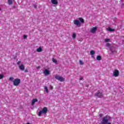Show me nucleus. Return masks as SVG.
<instances>
[{"label": "nucleus", "mask_w": 124, "mask_h": 124, "mask_svg": "<svg viewBox=\"0 0 124 124\" xmlns=\"http://www.w3.org/2000/svg\"><path fill=\"white\" fill-rule=\"evenodd\" d=\"M78 20H79L80 23H81L82 24H84V23H85V20H84V18L82 17H79Z\"/></svg>", "instance_id": "nucleus-11"}, {"label": "nucleus", "mask_w": 124, "mask_h": 124, "mask_svg": "<svg viewBox=\"0 0 124 124\" xmlns=\"http://www.w3.org/2000/svg\"><path fill=\"white\" fill-rule=\"evenodd\" d=\"M25 73H27V72H28V69H26L25 70Z\"/></svg>", "instance_id": "nucleus-31"}, {"label": "nucleus", "mask_w": 124, "mask_h": 124, "mask_svg": "<svg viewBox=\"0 0 124 124\" xmlns=\"http://www.w3.org/2000/svg\"><path fill=\"white\" fill-rule=\"evenodd\" d=\"M36 51L38 53H40L41 52H42V48L41 47H39L37 49Z\"/></svg>", "instance_id": "nucleus-14"}, {"label": "nucleus", "mask_w": 124, "mask_h": 124, "mask_svg": "<svg viewBox=\"0 0 124 124\" xmlns=\"http://www.w3.org/2000/svg\"><path fill=\"white\" fill-rule=\"evenodd\" d=\"M106 46L107 47H108V48H111V44H110V43H107V44L106 45Z\"/></svg>", "instance_id": "nucleus-19"}, {"label": "nucleus", "mask_w": 124, "mask_h": 124, "mask_svg": "<svg viewBox=\"0 0 124 124\" xmlns=\"http://www.w3.org/2000/svg\"><path fill=\"white\" fill-rule=\"evenodd\" d=\"M14 86H19L20 83H21V79H20L19 78H16L14 81Z\"/></svg>", "instance_id": "nucleus-2"}, {"label": "nucleus", "mask_w": 124, "mask_h": 124, "mask_svg": "<svg viewBox=\"0 0 124 124\" xmlns=\"http://www.w3.org/2000/svg\"><path fill=\"white\" fill-rule=\"evenodd\" d=\"M74 25H76V26H77L78 27V28H79V27H81V23L78 20H76V19L74 20Z\"/></svg>", "instance_id": "nucleus-5"}, {"label": "nucleus", "mask_w": 124, "mask_h": 124, "mask_svg": "<svg viewBox=\"0 0 124 124\" xmlns=\"http://www.w3.org/2000/svg\"><path fill=\"white\" fill-rule=\"evenodd\" d=\"M95 96L98 97V98H101L103 97V94H102V93L98 91L96 93H95Z\"/></svg>", "instance_id": "nucleus-4"}, {"label": "nucleus", "mask_w": 124, "mask_h": 124, "mask_svg": "<svg viewBox=\"0 0 124 124\" xmlns=\"http://www.w3.org/2000/svg\"><path fill=\"white\" fill-rule=\"evenodd\" d=\"M42 112L43 114H47V112H48V108L46 107H44L42 109Z\"/></svg>", "instance_id": "nucleus-7"}, {"label": "nucleus", "mask_w": 124, "mask_h": 124, "mask_svg": "<svg viewBox=\"0 0 124 124\" xmlns=\"http://www.w3.org/2000/svg\"><path fill=\"white\" fill-rule=\"evenodd\" d=\"M52 62L55 63V64H58V61L55 59V58H52Z\"/></svg>", "instance_id": "nucleus-15"}, {"label": "nucleus", "mask_w": 124, "mask_h": 124, "mask_svg": "<svg viewBox=\"0 0 124 124\" xmlns=\"http://www.w3.org/2000/svg\"><path fill=\"white\" fill-rule=\"evenodd\" d=\"M50 90H53L54 89V87L52 85H49Z\"/></svg>", "instance_id": "nucleus-28"}, {"label": "nucleus", "mask_w": 124, "mask_h": 124, "mask_svg": "<svg viewBox=\"0 0 124 124\" xmlns=\"http://www.w3.org/2000/svg\"><path fill=\"white\" fill-rule=\"evenodd\" d=\"M79 63L81 65H83V64H84V62H83L82 61L80 60L79 61Z\"/></svg>", "instance_id": "nucleus-25"}, {"label": "nucleus", "mask_w": 124, "mask_h": 124, "mask_svg": "<svg viewBox=\"0 0 124 124\" xmlns=\"http://www.w3.org/2000/svg\"><path fill=\"white\" fill-rule=\"evenodd\" d=\"M121 1H122V2H124V0H121Z\"/></svg>", "instance_id": "nucleus-36"}, {"label": "nucleus", "mask_w": 124, "mask_h": 124, "mask_svg": "<svg viewBox=\"0 0 124 124\" xmlns=\"http://www.w3.org/2000/svg\"><path fill=\"white\" fill-rule=\"evenodd\" d=\"M37 68H38V69L40 68V66H38Z\"/></svg>", "instance_id": "nucleus-34"}, {"label": "nucleus", "mask_w": 124, "mask_h": 124, "mask_svg": "<svg viewBox=\"0 0 124 124\" xmlns=\"http://www.w3.org/2000/svg\"><path fill=\"white\" fill-rule=\"evenodd\" d=\"M45 90H46V92L48 93H49V91L48 90V88L46 86H45Z\"/></svg>", "instance_id": "nucleus-21"}, {"label": "nucleus", "mask_w": 124, "mask_h": 124, "mask_svg": "<svg viewBox=\"0 0 124 124\" xmlns=\"http://www.w3.org/2000/svg\"><path fill=\"white\" fill-rule=\"evenodd\" d=\"M8 4L11 5L13 3V1H12V0H8Z\"/></svg>", "instance_id": "nucleus-16"}, {"label": "nucleus", "mask_w": 124, "mask_h": 124, "mask_svg": "<svg viewBox=\"0 0 124 124\" xmlns=\"http://www.w3.org/2000/svg\"><path fill=\"white\" fill-rule=\"evenodd\" d=\"M37 101H38V100H37V99L36 98L33 99L32 100V105H34V104L35 103V102H37Z\"/></svg>", "instance_id": "nucleus-12"}, {"label": "nucleus", "mask_w": 124, "mask_h": 124, "mask_svg": "<svg viewBox=\"0 0 124 124\" xmlns=\"http://www.w3.org/2000/svg\"><path fill=\"white\" fill-rule=\"evenodd\" d=\"M55 79H57V80H58V81H60V82H64L65 80L64 78L60 77L58 75L55 76Z\"/></svg>", "instance_id": "nucleus-3"}, {"label": "nucleus", "mask_w": 124, "mask_h": 124, "mask_svg": "<svg viewBox=\"0 0 124 124\" xmlns=\"http://www.w3.org/2000/svg\"><path fill=\"white\" fill-rule=\"evenodd\" d=\"M102 124H111L110 122H109V118L108 116H106L102 118Z\"/></svg>", "instance_id": "nucleus-1"}, {"label": "nucleus", "mask_w": 124, "mask_h": 124, "mask_svg": "<svg viewBox=\"0 0 124 124\" xmlns=\"http://www.w3.org/2000/svg\"><path fill=\"white\" fill-rule=\"evenodd\" d=\"M97 61H101V56H97L96 57Z\"/></svg>", "instance_id": "nucleus-17"}, {"label": "nucleus", "mask_w": 124, "mask_h": 124, "mask_svg": "<svg viewBox=\"0 0 124 124\" xmlns=\"http://www.w3.org/2000/svg\"><path fill=\"white\" fill-rule=\"evenodd\" d=\"M119 75H120V71L118 70H115L113 72V76H114V77H118Z\"/></svg>", "instance_id": "nucleus-6"}, {"label": "nucleus", "mask_w": 124, "mask_h": 124, "mask_svg": "<svg viewBox=\"0 0 124 124\" xmlns=\"http://www.w3.org/2000/svg\"><path fill=\"white\" fill-rule=\"evenodd\" d=\"M92 58H93V59L94 58V56H92Z\"/></svg>", "instance_id": "nucleus-35"}, {"label": "nucleus", "mask_w": 124, "mask_h": 124, "mask_svg": "<svg viewBox=\"0 0 124 124\" xmlns=\"http://www.w3.org/2000/svg\"><path fill=\"white\" fill-rule=\"evenodd\" d=\"M96 30H97V28L96 27H93L91 29V32H92L93 33H94L95 31H96Z\"/></svg>", "instance_id": "nucleus-9"}, {"label": "nucleus", "mask_w": 124, "mask_h": 124, "mask_svg": "<svg viewBox=\"0 0 124 124\" xmlns=\"http://www.w3.org/2000/svg\"><path fill=\"white\" fill-rule=\"evenodd\" d=\"M91 55H94L95 54V52L94 50H91L90 52Z\"/></svg>", "instance_id": "nucleus-20"}, {"label": "nucleus", "mask_w": 124, "mask_h": 124, "mask_svg": "<svg viewBox=\"0 0 124 124\" xmlns=\"http://www.w3.org/2000/svg\"><path fill=\"white\" fill-rule=\"evenodd\" d=\"M108 31H115V29H113L110 27H108Z\"/></svg>", "instance_id": "nucleus-18"}, {"label": "nucleus", "mask_w": 124, "mask_h": 124, "mask_svg": "<svg viewBox=\"0 0 124 124\" xmlns=\"http://www.w3.org/2000/svg\"><path fill=\"white\" fill-rule=\"evenodd\" d=\"M23 38H24V39H26V38H27V35H24Z\"/></svg>", "instance_id": "nucleus-29"}, {"label": "nucleus", "mask_w": 124, "mask_h": 124, "mask_svg": "<svg viewBox=\"0 0 124 124\" xmlns=\"http://www.w3.org/2000/svg\"><path fill=\"white\" fill-rule=\"evenodd\" d=\"M19 68L20 70H25V66H24L23 64H21L19 66Z\"/></svg>", "instance_id": "nucleus-10"}, {"label": "nucleus", "mask_w": 124, "mask_h": 124, "mask_svg": "<svg viewBox=\"0 0 124 124\" xmlns=\"http://www.w3.org/2000/svg\"><path fill=\"white\" fill-rule=\"evenodd\" d=\"M103 116V115L102 114H99V116L100 117V118L102 117V116Z\"/></svg>", "instance_id": "nucleus-32"}, {"label": "nucleus", "mask_w": 124, "mask_h": 124, "mask_svg": "<svg viewBox=\"0 0 124 124\" xmlns=\"http://www.w3.org/2000/svg\"><path fill=\"white\" fill-rule=\"evenodd\" d=\"M20 63H21V61H18V62H17V65H19V64H20Z\"/></svg>", "instance_id": "nucleus-30"}, {"label": "nucleus", "mask_w": 124, "mask_h": 124, "mask_svg": "<svg viewBox=\"0 0 124 124\" xmlns=\"http://www.w3.org/2000/svg\"><path fill=\"white\" fill-rule=\"evenodd\" d=\"M1 10V9L0 8V11Z\"/></svg>", "instance_id": "nucleus-37"}, {"label": "nucleus", "mask_w": 124, "mask_h": 124, "mask_svg": "<svg viewBox=\"0 0 124 124\" xmlns=\"http://www.w3.org/2000/svg\"><path fill=\"white\" fill-rule=\"evenodd\" d=\"M44 74L45 75L47 76V75H49V74H50V71L48 70V69H46L44 71Z\"/></svg>", "instance_id": "nucleus-8"}, {"label": "nucleus", "mask_w": 124, "mask_h": 124, "mask_svg": "<svg viewBox=\"0 0 124 124\" xmlns=\"http://www.w3.org/2000/svg\"><path fill=\"white\" fill-rule=\"evenodd\" d=\"M4 77L3 75L0 74V79H2Z\"/></svg>", "instance_id": "nucleus-26"}, {"label": "nucleus", "mask_w": 124, "mask_h": 124, "mask_svg": "<svg viewBox=\"0 0 124 124\" xmlns=\"http://www.w3.org/2000/svg\"><path fill=\"white\" fill-rule=\"evenodd\" d=\"M51 3H52V4H58V0H51Z\"/></svg>", "instance_id": "nucleus-13"}, {"label": "nucleus", "mask_w": 124, "mask_h": 124, "mask_svg": "<svg viewBox=\"0 0 124 124\" xmlns=\"http://www.w3.org/2000/svg\"><path fill=\"white\" fill-rule=\"evenodd\" d=\"M14 79V78H13V77H11L9 78V81H13Z\"/></svg>", "instance_id": "nucleus-27"}, {"label": "nucleus", "mask_w": 124, "mask_h": 124, "mask_svg": "<svg viewBox=\"0 0 124 124\" xmlns=\"http://www.w3.org/2000/svg\"><path fill=\"white\" fill-rule=\"evenodd\" d=\"M79 80H83V78L82 77H81L80 78V79H79Z\"/></svg>", "instance_id": "nucleus-33"}, {"label": "nucleus", "mask_w": 124, "mask_h": 124, "mask_svg": "<svg viewBox=\"0 0 124 124\" xmlns=\"http://www.w3.org/2000/svg\"><path fill=\"white\" fill-rule=\"evenodd\" d=\"M105 42H108V41H110V39H105Z\"/></svg>", "instance_id": "nucleus-24"}, {"label": "nucleus", "mask_w": 124, "mask_h": 124, "mask_svg": "<svg viewBox=\"0 0 124 124\" xmlns=\"http://www.w3.org/2000/svg\"><path fill=\"white\" fill-rule=\"evenodd\" d=\"M42 111L40 110L38 113L39 117H41V115L42 114Z\"/></svg>", "instance_id": "nucleus-22"}, {"label": "nucleus", "mask_w": 124, "mask_h": 124, "mask_svg": "<svg viewBox=\"0 0 124 124\" xmlns=\"http://www.w3.org/2000/svg\"><path fill=\"white\" fill-rule=\"evenodd\" d=\"M73 38L75 39V38H76V34L75 33H73Z\"/></svg>", "instance_id": "nucleus-23"}]
</instances>
